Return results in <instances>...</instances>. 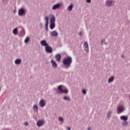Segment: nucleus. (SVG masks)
Returning a JSON list of instances; mask_svg holds the SVG:
<instances>
[{
    "instance_id": "nucleus-28",
    "label": "nucleus",
    "mask_w": 130,
    "mask_h": 130,
    "mask_svg": "<svg viewBox=\"0 0 130 130\" xmlns=\"http://www.w3.org/2000/svg\"><path fill=\"white\" fill-rule=\"evenodd\" d=\"M59 120H60V121H63V118L61 117H59Z\"/></svg>"
},
{
    "instance_id": "nucleus-24",
    "label": "nucleus",
    "mask_w": 130,
    "mask_h": 130,
    "mask_svg": "<svg viewBox=\"0 0 130 130\" xmlns=\"http://www.w3.org/2000/svg\"><path fill=\"white\" fill-rule=\"evenodd\" d=\"M122 125H123L124 126H125L127 125V121H124V122H123L122 123Z\"/></svg>"
},
{
    "instance_id": "nucleus-3",
    "label": "nucleus",
    "mask_w": 130,
    "mask_h": 130,
    "mask_svg": "<svg viewBox=\"0 0 130 130\" xmlns=\"http://www.w3.org/2000/svg\"><path fill=\"white\" fill-rule=\"evenodd\" d=\"M62 85H59L58 87V90L59 91V93H61L62 94V93H64V94H68L69 93V91L67 89H62Z\"/></svg>"
},
{
    "instance_id": "nucleus-2",
    "label": "nucleus",
    "mask_w": 130,
    "mask_h": 130,
    "mask_svg": "<svg viewBox=\"0 0 130 130\" xmlns=\"http://www.w3.org/2000/svg\"><path fill=\"white\" fill-rule=\"evenodd\" d=\"M50 16L51 17L50 21V28L52 30V29L55 28V17H54V15H52V14H51Z\"/></svg>"
},
{
    "instance_id": "nucleus-35",
    "label": "nucleus",
    "mask_w": 130,
    "mask_h": 130,
    "mask_svg": "<svg viewBox=\"0 0 130 130\" xmlns=\"http://www.w3.org/2000/svg\"><path fill=\"white\" fill-rule=\"evenodd\" d=\"M88 130H91V127H88Z\"/></svg>"
},
{
    "instance_id": "nucleus-37",
    "label": "nucleus",
    "mask_w": 130,
    "mask_h": 130,
    "mask_svg": "<svg viewBox=\"0 0 130 130\" xmlns=\"http://www.w3.org/2000/svg\"><path fill=\"white\" fill-rule=\"evenodd\" d=\"M0 92H1V89H0Z\"/></svg>"
},
{
    "instance_id": "nucleus-26",
    "label": "nucleus",
    "mask_w": 130,
    "mask_h": 130,
    "mask_svg": "<svg viewBox=\"0 0 130 130\" xmlns=\"http://www.w3.org/2000/svg\"><path fill=\"white\" fill-rule=\"evenodd\" d=\"M63 100H68V101H70V98H69L68 96H64L63 97Z\"/></svg>"
},
{
    "instance_id": "nucleus-20",
    "label": "nucleus",
    "mask_w": 130,
    "mask_h": 130,
    "mask_svg": "<svg viewBox=\"0 0 130 130\" xmlns=\"http://www.w3.org/2000/svg\"><path fill=\"white\" fill-rule=\"evenodd\" d=\"M33 109H34V111H35V112L38 111V106H37V105H34Z\"/></svg>"
},
{
    "instance_id": "nucleus-34",
    "label": "nucleus",
    "mask_w": 130,
    "mask_h": 130,
    "mask_svg": "<svg viewBox=\"0 0 130 130\" xmlns=\"http://www.w3.org/2000/svg\"><path fill=\"white\" fill-rule=\"evenodd\" d=\"M67 129L69 130H71V127H68Z\"/></svg>"
},
{
    "instance_id": "nucleus-29",
    "label": "nucleus",
    "mask_w": 130,
    "mask_h": 130,
    "mask_svg": "<svg viewBox=\"0 0 130 130\" xmlns=\"http://www.w3.org/2000/svg\"><path fill=\"white\" fill-rule=\"evenodd\" d=\"M24 125H25V126H27V125H29V124L28 123V122H25L24 123Z\"/></svg>"
},
{
    "instance_id": "nucleus-16",
    "label": "nucleus",
    "mask_w": 130,
    "mask_h": 130,
    "mask_svg": "<svg viewBox=\"0 0 130 130\" xmlns=\"http://www.w3.org/2000/svg\"><path fill=\"white\" fill-rule=\"evenodd\" d=\"M120 118L121 120H123L124 121H127V120L128 119L127 116L124 115L121 116Z\"/></svg>"
},
{
    "instance_id": "nucleus-30",
    "label": "nucleus",
    "mask_w": 130,
    "mask_h": 130,
    "mask_svg": "<svg viewBox=\"0 0 130 130\" xmlns=\"http://www.w3.org/2000/svg\"><path fill=\"white\" fill-rule=\"evenodd\" d=\"M104 42H105V40H102V42H101V44H103V43H104Z\"/></svg>"
},
{
    "instance_id": "nucleus-1",
    "label": "nucleus",
    "mask_w": 130,
    "mask_h": 130,
    "mask_svg": "<svg viewBox=\"0 0 130 130\" xmlns=\"http://www.w3.org/2000/svg\"><path fill=\"white\" fill-rule=\"evenodd\" d=\"M72 62H73V59L70 56L64 58L63 60V63L64 64V66H66L67 68L71 67Z\"/></svg>"
},
{
    "instance_id": "nucleus-11",
    "label": "nucleus",
    "mask_w": 130,
    "mask_h": 130,
    "mask_svg": "<svg viewBox=\"0 0 130 130\" xmlns=\"http://www.w3.org/2000/svg\"><path fill=\"white\" fill-rule=\"evenodd\" d=\"M25 13V9H21L18 11V15L19 16H23Z\"/></svg>"
},
{
    "instance_id": "nucleus-22",
    "label": "nucleus",
    "mask_w": 130,
    "mask_h": 130,
    "mask_svg": "<svg viewBox=\"0 0 130 130\" xmlns=\"http://www.w3.org/2000/svg\"><path fill=\"white\" fill-rule=\"evenodd\" d=\"M73 7L74 6H73V5H71L70 6H69L68 8V11H69V12H71L73 10Z\"/></svg>"
},
{
    "instance_id": "nucleus-27",
    "label": "nucleus",
    "mask_w": 130,
    "mask_h": 130,
    "mask_svg": "<svg viewBox=\"0 0 130 130\" xmlns=\"http://www.w3.org/2000/svg\"><path fill=\"white\" fill-rule=\"evenodd\" d=\"M87 93V91L85 90V89H83L82 90V93L84 94V95H86Z\"/></svg>"
},
{
    "instance_id": "nucleus-9",
    "label": "nucleus",
    "mask_w": 130,
    "mask_h": 130,
    "mask_svg": "<svg viewBox=\"0 0 130 130\" xmlns=\"http://www.w3.org/2000/svg\"><path fill=\"white\" fill-rule=\"evenodd\" d=\"M39 105L40 106V107H44V106H45V105H46V102H45V101L44 100H41L40 101L39 103Z\"/></svg>"
},
{
    "instance_id": "nucleus-33",
    "label": "nucleus",
    "mask_w": 130,
    "mask_h": 130,
    "mask_svg": "<svg viewBox=\"0 0 130 130\" xmlns=\"http://www.w3.org/2000/svg\"><path fill=\"white\" fill-rule=\"evenodd\" d=\"M46 31H48V26H46Z\"/></svg>"
},
{
    "instance_id": "nucleus-31",
    "label": "nucleus",
    "mask_w": 130,
    "mask_h": 130,
    "mask_svg": "<svg viewBox=\"0 0 130 130\" xmlns=\"http://www.w3.org/2000/svg\"><path fill=\"white\" fill-rule=\"evenodd\" d=\"M86 3H88V4H90V3H91V0H87Z\"/></svg>"
},
{
    "instance_id": "nucleus-15",
    "label": "nucleus",
    "mask_w": 130,
    "mask_h": 130,
    "mask_svg": "<svg viewBox=\"0 0 130 130\" xmlns=\"http://www.w3.org/2000/svg\"><path fill=\"white\" fill-rule=\"evenodd\" d=\"M51 63H52L53 68H54V69H57V64L56 63L55 61L53 60H51Z\"/></svg>"
},
{
    "instance_id": "nucleus-10",
    "label": "nucleus",
    "mask_w": 130,
    "mask_h": 130,
    "mask_svg": "<svg viewBox=\"0 0 130 130\" xmlns=\"http://www.w3.org/2000/svg\"><path fill=\"white\" fill-rule=\"evenodd\" d=\"M50 36L51 37H57L58 36V33L54 30L50 32Z\"/></svg>"
},
{
    "instance_id": "nucleus-21",
    "label": "nucleus",
    "mask_w": 130,
    "mask_h": 130,
    "mask_svg": "<svg viewBox=\"0 0 130 130\" xmlns=\"http://www.w3.org/2000/svg\"><path fill=\"white\" fill-rule=\"evenodd\" d=\"M13 34H14L15 35H17L18 34V28H14V29H13Z\"/></svg>"
},
{
    "instance_id": "nucleus-23",
    "label": "nucleus",
    "mask_w": 130,
    "mask_h": 130,
    "mask_svg": "<svg viewBox=\"0 0 130 130\" xmlns=\"http://www.w3.org/2000/svg\"><path fill=\"white\" fill-rule=\"evenodd\" d=\"M111 114H112V112H111V111L108 112L107 115L108 118H110V116H111Z\"/></svg>"
},
{
    "instance_id": "nucleus-7",
    "label": "nucleus",
    "mask_w": 130,
    "mask_h": 130,
    "mask_svg": "<svg viewBox=\"0 0 130 130\" xmlns=\"http://www.w3.org/2000/svg\"><path fill=\"white\" fill-rule=\"evenodd\" d=\"M45 123V121L44 120H39L37 122V125L39 127L42 126V125H44V123Z\"/></svg>"
},
{
    "instance_id": "nucleus-8",
    "label": "nucleus",
    "mask_w": 130,
    "mask_h": 130,
    "mask_svg": "<svg viewBox=\"0 0 130 130\" xmlns=\"http://www.w3.org/2000/svg\"><path fill=\"white\" fill-rule=\"evenodd\" d=\"M45 50L46 52H48V53H52V48L48 45L47 47H45Z\"/></svg>"
},
{
    "instance_id": "nucleus-36",
    "label": "nucleus",
    "mask_w": 130,
    "mask_h": 130,
    "mask_svg": "<svg viewBox=\"0 0 130 130\" xmlns=\"http://www.w3.org/2000/svg\"><path fill=\"white\" fill-rule=\"evenodd\" d=\"M121 57H123V55H121Z\"/></svg>"
},
{
    "instance_id": "nucleus-19",
    "label": "nucleus",
    "mask_w": 130,
    "mask_h": 130,
    "mask_svg": "<svg viewBox=\"0 0 130 130\" xmlns=\"http://www.w3.org/2000/svg\"><path fill=\"white\" fill-rule=\"evenodd\" d=\"M45 20H46V23H45V26L46 27H48V17L47 16L45 17Z\"/></svg>"
},
{
    "instance_id": "nucleus-12",
    "label": "nucleus",
    "mask_w": 130,
    "mask_h": 130,
    "mask_svg": "<svg viewBox=\"0 0 130 130\" xmlns=\"http://www.w3.org/2000/svg\"><path fill=\"white\" fill-rule=\"evenodd\" d=\"M56 60L58 61V62H59L60 61V60L61 59V56L60 54H56L55 56Z\"/></svg>"
},
{
    "instance_id": "nucleus-5",
    "label": "nucleus",
    "mask_w": 130,
    "mask_h": 130,
    "mask_svg": "<svg viewBox=\"0 0 130 130\" xmlns=\"http://www.w3.org/2000/svg\"><path fill=\"white\" fill-rule=\"evenodd\" d=\"M83 48L86 52H89V45L88 44V42H84L83 44Z\"/></svg>"
},
{
    "instance_id": "nucleus-17",
    "label": "nucleus",
    "mask_w": 130,
    "mask_h": 130,
    "mask_svg": "<svg viewBox=\"0 0 130 130\" xmlns=\"http://www.w3.org/2000/svg\"><path fill=\"white\" fill-rule=\"evenodd\" d=\"M114 81V76H112L111 78H110L108 80V83L109 84H110V83H111V82H113Z\"/></svg>"
},
{
    "instance_id": "nucleus-32",
    "label": "nucleus",
    "mask_w": 130,
    "mask_h": 130,
    "mask_svg": "<svg viewBox=\"0 0 130 130\" xmlns=\"http://www.w3.org/2000/svg\"><path fill=\"white\" fill-rule=\"evenodd\" d=\"M82 31H80L79 33V36H82Z\"/></svg>"
},
{
    "instance_id": "nucleus-18",
    "label": "nucleus",
    "mask_w": 130,
    "mask_h": 130,
    "mask_svg": "<svg viewBox=\"0 0 130 130\" xmlns=\"http://www.w3.org/2000/svg\"><path fill=\"white\" fill-rule=\"evenodd\" d=\"M22 62V60L20 59H17L15 60L16 64H20Z\"/></svg>"
},
{
    "instance_id": "nucleus-25",
    "label": "nucleus",
    "mask_w": 130,
    "mask_h": 130,
    "mask_svg": "<svg viewBox=\"0 0 130 130\" xmlns=\"http://www.w3.org/2000/svg\"><path fill=\"white\" fill-rule=\"evenodd\" d=\"M29 37H27L24 41L25 43H28V42H29Z\"/></svg>"
},
{
    "instance_id": "nucleus-4",
    "label": "nucleus",
    "mask_w": 130,
    "mask_h": 130,
    "mask_svg": "<svg viewBox=\"0 0 130 130\" xmlns=\"http://www.w3.org/2000/svg\"><path fill=\"white\" fill-rule=\"evenodd\" d=\"M117 113H121V112H123L124 111V106L122 105H119L117 109Z\"/></svg>"
},
{
    "instance_id": "nucleus-6",
    "label": "nucleus",
    "mask_w": 130,
    "mask_h": 130,
    "mask_svg": "<svg viewBox=\"0 0 130 130\" xmlns=\"http://www.w3.org/2000/svg\"><path fill=\"white\" fill-rule=\"evenodd\" d=\"M106 7H112L113 6V1L112 0H107L106 2Z\"/></svg>"
},
{
    "instance_id": "nucleus-13",
    "label": "nucleus",
    "mask_w": 130,
    "mask_h": 130,
    "mask_svg": "<svg viewBox=\"0 0 130 130\" xmlns=\"http://www.w3.org/2000/svg\"><path fill=\"white\" fill-rule=\"evenodd\" d=\"M61 7V4H57L55 5L53 7H52V10H57V9H59Z\"/></svg>"
},
{
    "instance_id": "nucleus-14",
    "label": "nucleus",
    "mask_w": 130,
    "mask_h": 130,
    "mask_svg": "<svg viewBox=\"0 0 130 130\" xmlns=\"http://www.w3.org/2000/svg\"><path fill=\"white\" fill-rule=\"evenodd\" d=\"M41 45L42 46H45V47L48 46V44H47V42L45 40L41 41Z\"/></svg>"
}]
</instances>
